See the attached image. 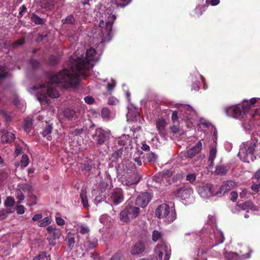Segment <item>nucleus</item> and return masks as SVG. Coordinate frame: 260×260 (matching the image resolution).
I'll list each match as a JSON object with an SVG mask.
<instances>
[{
	"instance_id": "54",
	"label": "nucleus",
	"mask_w": 260,
	"mask_h": 260,
	"mask_svg": "<svg viewBox=\"0 0 260 260\" xmlns=\"http://www.w3.org/2000/svg\"><path fill=\"white\" fill-rule=\"evenodd\" d=\"M15 210L18 214H23L25 212V208L23 205H17Z\"/></svg>"
},
{
	"instance_id": "39",
	"label": "nucleus",
	"mask_w": 260,
	"mask_h": 260,
	"mask_svg": "<svg viewBox=\"0 0 260 260\" xmlns=\"http://www.w3.org/2000/svg\"><path fill=\"white\" fill-rule=\"evenodd\" d=\"M80 198L84 207L86 208L88 207V204L86 199V193L83 190H82L80 193Z\"/></svg>"
},
{
	"instance_id": "31",
	"label": "nucleus",
	"mask_w": 260,
	"mask_h": 260,
	"mask_svg": "<svg viewBox=\"0 0 260 260\" xmlns=\"http://www.w3.org/2000/svg\"><path fill=\"white\" fill-rule=\"evenodd\" d=\"M238 206L242 210H253L254 205L251 202H246L244 203L239 204Z\"/></svg>"
},
{
	"instance_id": "41",
	"label": "nucleus",
	"mask_w": 260,
	"mask_h": 260,
	"mask_svg": "<svg viewBox=\"0 0 260 260\" xmlns=\"http://www.w3.org/2000/svg\"><path fill=\"white\" fill-rule=\"evenodd\" d=\"M41 7L45 9H50L52 6L51 0H41Z\"/></svg>"
},
{
	"instance_id": "6",
	"label": "nucleus",
	"mask_w": 260,
	"mask_h": 260,
	"mask_svg": "<svg viewBox=\"0 0 260 260\" xmlns=\"http://www.w3.org/2000/svg\"><path fill=\"white\" fill-rule=\"evenodd\" d=\"M155 215L162 219L166 223L169 224L176 218V213L174 208L171 209L167 204H162L158 206L155 212Z\"/></svg>"
},
{
	"instance_id": "23",
	"label": "nucleus",
	"mask_w": 260,
	"mask_h": 260,
	"mask_svg": "<svg viewBox=\"0 0 260 260\" xmlns=\"http://www.w3.org/2000/svg\"><path fill=\"white\" fill-rule=\"evenodd\" d=\"M202 148V144L201 141H199L193 147L188 150L187 151V157L192 158L201 151Z\"/></svg>"
},
{
	"instance_id": "3",
	"label": "nucleus",
	"mask_w": 260,
	"mask_h": 260,
	"mask_svg": "<svg viewBox=\"0 0 260 260\" xmlns=\"http://www.w3.org/2000/svg\"><path fill=\"white\" fill-rule=\"evenodd\" d=\"M215 218L213 216H208V223L198 235L196 233H186L185 236L190 235L197 241L202 240V243L207 247L212 248L213 247L222 243L224 240L223 234L221 231L215 228L214 223Z\"/></svg>"
},
{
	"instance_id": "24",
	"label": "nucleus",
	"mask_w": 260,
	"mask_h": 260,
	"mask_svg": "<svg viewBox=\"0 0 260 260\" xmlns=\"http://www.w3.org/2000/svg\"><path fill=\"white\" fill-rule=\"evenodd\" d=\"M15 139L14 134L6 132L1 137V140L3 143H10L12 142Z\"/></svg>"
},
{
	"instance_id": "42",
	"label": "nucleus",
	"mask_w": 260,
	"mask_h": 260,
	"mask_svg": "<svg viewBox=\"0 0 260 260\" xmlns=\"http://www.w3.org/2000/svg\"><path fill=\"white\" fill-rule=\"evenodd\" d=\"M29 196V201L27 203V205L29 206H32L37 204V197L36 196L32 194V192L28 193Z\"/></svg>"
},
{
	"instance_id": "27",
	"label": "nucleus",
	"mask_w": 260,
	"mask_h": 260,
	"mask_svg": "<svg viewBox=\"0 0 260 260\" xmlns=\"http://www.w3.org/2000/svg\"><path fill=\"white\" fill-rule=\"evenodd\" d=\"M9 76V69L5 65L0 66V82H1L4 78Z\"/></svg>"
},
{
	"instance_id": "47",
	"label": "nucleus",
	"mask_w": 260,
	"mask_h": 260,
	"mask_svg": "<svg viewBox=\"0 0 260 260\" xmlns=\"http://www.w3.org/2000/svg\"><path fill=\"white\" fill-rule=\"evenodd\" d=\"M15 203L14 198L11 197H8L5 201L4 204L6 207H12Z\"/></svg>"
},
{
	"instance_id": "2",
	"label": "nucleus",
	"mask_w": 260,
	"mask_h": 260,
	"mask_svg": "<svg viewBox=\"0 0 260 260\" xmlns=\"http://www.w3.org/2000/svg\"><path fill=\"white\" fill-rule=\"evenodd\" d=\"M94 13L95 21H99L100 44H102L111 39L112 28L116 16L113 14V9L111 8H106L101 5L96 7Z\"/></svg>"
},
{
	"instance_id": "16",
	"label": "nucleus",
	"mask_w": 260,
	"mask_h": 260,
	"mask_svg": "<svg viewBox=\"0 0 260 260\" xmlns=\"http://www.w3.org/2000/svg\"><path fill=\"white\" fill-rule=\"evenodd\" d=\"M179 110L183 112V116L187 120L191 119L196 116V111L188 105H181L179 108Z\"/></svg>"
},
{
	"instance_id": "1",
	"label": "nucleus",
	"mask_w": 260,
	"mask_h": 260,
	"mask_svg": "<svg viewBox=\"0 0 260 260\" xmlns=\"http://www.w3.org/2000/svg\"><path fill=\"white\" fill-rule=\"evenodd\" d=\"M84 53L82 49H77L70 57L68 67H64L56 74L49 75L46 83L35 86V90H40V96H38L37 99L41 104L48 102L46 93L51 98L59 96L58 92L53 84L68 88L76 85L80 80L85 78L88 71L100 59V54L93 48L87 50L85 54Z\"/></svg>"
},
{
	"instance_id": "36",
	"label": "nucleus",
	"mask_w": 260,
	"mask_h": 260,
	"mask_svg": "<svg viewBox=\"0 0 260 260\" xmlns=\"http://www.w3.org/2000/svg\"><path fill=\"white\" fill-rule=\"evenodd\" d=\"M111 220V217L107 214H103L100 217V221L101 223L107 225Z\"/></svg>"
},
{
	"instance_id": "57",
	"label": "nucleus",
	"mask_w": 260,
	"mask_h": 260,
	"mask_svg": "<svg viewBox=\"0 0 260 260\" xmlns=\"http://www.w3.org/2000/svg\"><path fill=\"white\" fill-rule=\"evenodd\" d=\"M24 43V41L23 39L18 40L15 42L13 43L12 46L13 48H16Z\"/></svg>"
},
{
	"instance_id": "9",
	"label": "nucleus",
	"mask_w": 260,
	"mask_h": 260,
	"mask_svg": "<svg viewBox=\"0 0 260 260\" xmlns=\"http://www.w3.org/2000/svg\"><path fill=\"white\" fill-rule=\"evenodd\" d=\"M142 176L139 174L131 173L127 172L125 174H124L120 180L121 183L125 186L129 187L133 185L137 184L139 182Z\"/></svg>"
},
{
	"instance_id": "8",
	"label": "nucleus",
	"mask_w": 260,
	"mask_h": 260,
	"mask_svg": "<svg viewBox=\"0 0 260 260\" xmlns=\"http://www.w3.org/2000/svg\"><path fill=\"white\" fill-rule=\"evenodd\" d=\"M154 251L156 260H169L171 249L165 243L157 244Z\"/></svg>"
},
{
	"instance_id": "18",
	"label": "nucleus",
	"mask_w": 260,
	"mask_h": 260,
	"mask_svg": "<svg viewBox=\"0 0 260 260\" xmlns=\"http://www.w3.org/2000/svg\"><path fill=\"white\" fill-rule=\"evenodd\" d=\"M235 185V183L233 181L228 180L224 182L219 190L216 191V196H222L225 193L231 190Z\"/></svg>"
},
{
	"instance_id": "38",
	"label": "nucleus",
	"mask_w": 260,
	"mask_h": 260,
	"mask_svg": "<svg viewBox=\"0 0 260 260\" xmlns=\"http://www.w3.org/2000/svg\"><path fill=\"white\" fill-rule=\"evenodd\" d=\"M28 161L29 159L28 156L25 154H23L20 161L21 167L23 168L27 167L29 164Z\"/></svg>"
},
{
	"instance_id": "29",
	"label": "nucleus",
	"mask_w": 260,
	"mask_h": 260,
	"mask_svg": "<svg viewBox=\"0 0 260 260\" xmlns=\"http://www.w3.org/2000/svg\"><path fill=\"white\" fill-rule=\"evenodd\" d=\"M32 118L27 117L24 119V123L23 128L27 134H29L32 127Z\"/></svg>"
},
{
	"instance_id": "17",
	"label": "nucleus",
	"mask_w": 260,
	"mask_h": 260,
	"mask_svg": "<svg viewBox=\"0 0 260 260\" xmlns=\"http://www.w3.org/2000/svg\"><path fill=\"white\" fill-rule=\"evenodd\" d=\"M110 131H105L101 128H97L95 131V139L99 144H102L109 138Z\"/></svg>"
},
{
	"instance_id": "44",
	"label": "nucleus",
	"mask_w": 260,
	"mask_h": 260,
	"mask_svg": "<svg viewBox=\"0 0 260 260\" xmlns=\"http://www.w3.org/2000/svg\"><path fill=\"white\" fill-rule=\"evenodd\" d=\"M162 237V234L161 232L155 230L153 232L152 235V239L153 241H157L160 239Z\"/></svg>"
},
{
	"instance_id": "19",
	"label": "nucleus",
	"mask_w": 260,
	"mask_h": 260,
	"mask_svg": "<svg viewBox=\"0 0 260 260\" xmlns=\"http://www.w3.org/2000/svg\"><path fill=\"white\" fill-rule=\"evenodd\" d=\"M225 257L230 260H244L250 257V253L240 255L237 253L229 252L225 253Z\"/></svg>"
},
{
	"instance_id": "40",
	"label": "nucleus",
	"mask_w": 260,
	"mask_h": 260,
	"mask_svg": "<svg viewBox=\"0 0 260 260\" xmlns=\"http://www.w3.org/2000/svg\"><path fill=\"white\" fill-rule=\"evenodd\" d=\"M157 158V155L153 152H149L146 155V159L149 162H155Z\"/></svg>"
},
{
	"instance_id": "61",
	"label": "nucleus",
	"mask_w": 260,
	"mask_h": 260,
	"mask_svg": "<svg viewBox=\"0 0 260 260\" xmlns=\"http://www.w3.org/2000/svg\"><path fill=\"white\" fill-rule=\"evenodd\" d=\"M251 188L255 192H258L260 188V184H254L251 186Z\"/></svg>"
},
{
	"instance_id": "62",
	"label": "nucleus",
	"mask_w": 260,
	"mask_h": 260,
	"mask_svg": "<svg viewBox=\"0 0 260 260\" xmlns=\"http://www.w3.org/2000/svg\"><path fill=\"white\" fill-rule=\"evenodd\" d=\"M30 63L31 64V66L35 68H38L39 66V62L36 59H31L30 61Z\"/></svg>"
},
{
	"instance_id": "5",
	"label": "nucleus",
	"mask_w": 260,
	"mask_h": 260,
	"mask_svg": "<svg viewBox=\"0 0 260 260\" xmlns=\"http://www.w3.org/2000/svg\"><path fill=\"white\" fill-rule=\"evenodd\" d=\"M257 101L256 98H252L250 101H245L242 104L225 108V112L228 116H231L235 118L245 120L248 116L250 118L253 116L252 114H248L249 111L251 106L254 105Z\"/></svg>"
},
{
	"instance_id": "37",
	"label": "nucleus",
	"mask_w": 260,
	"mask_h": 260,
	"mask_svg": "<svg viewBox=\"0 0 260 260\" xmlns=\"http://www.w3.org/2000/svg\"><path fill=\"white\" fill-rule=\"evenodd\" d=\"M10 173V171L9 169H4L0 172V180L3 182L5 180L8 175Z\"/></svg>"
},
{
	"instance_id": "63",
	"label": "nucleus",
	"mask_w": 260,
	"mask_h": 260,
	"mask_svg": "<svg viewBox=\"0 0 260 260\" xmlns=\"http://www.w3.org/2000/svg\"><path fill=\"white\" fill-rule=\"evenodd\" d=\"M118 100L113 97H111L108 99V104L109 105H116L118 103Z\"/></svg>"
},
{
	"instance_id": "32",
	"label": "nucleus",
	"mask_w": 260,
	"mask_h": 260,
	"mask_svg": "<svg viewBox=\"0 0 260 260\" xmlns=\"http://www.w3.org/2000/svg\"><path fill=\"white\" fill-rule=\"evenodd\" d=\"M228 171L227 168L225 166L223 165H219L216 167L215 173L217 175H224L226 174Z\"/></svg>"
},
{
	"instance_id": "26",
	"label": "nucleus",
	"mask_w": 260,
	"mask_h": 260,
	"mask_svg": "<svg viewBox=\"0 0 260 260\" xmlns=\"http://www.w3.org/2000/svg\"><path fill=\"white\" fill-rule=\"evenodd\" d=\"M156 127L158 133L161 135H165V128L166 126V121L163 119H159L156 121Z\"/></svg>"
},
{
	"instance_id": "10",
	"label": "nucleus",
	"mask_w": 260,
	"mask_h": 260,
	"mask_svg": "<svg viewBox=\"0 0 260 260\" xmlns=\"http://www.w3.org/2000/svg\"><path fill=\"white\" fill-rule=\"evenodd\" d=\"M198 192L200 196L204 199H209L216 196V190L214 186L210 184H206L199 186Z\"/></svg>"
},
{
	"instance_id": "64",
	"label": "nucleus",
	"mask_w": 260,
	"mask_h": 260,
	"mask_svg": "<svg viewBox=\"0 0 260 260\" xmlns=\"http://www.w3.org/2000/svg\"><path fill=\"white\" fill-rule=\"evenodd\" d=\"M42 217L43 216L41 214H37L35 215L32 217V220L34 221H38V220H40L42 218Z\"/></svg>"
},
{
	"instance_id": "33",
	"label": "nucleus",
	"mask_w": 260,
	"mask_h": 260,
	"mask_svg": "<svg viewBox=\"0 0 260 260\" xmlns=\"http://www.w3.org/2000/svg\"><path fill=\"white\" fill-rule=\"evenodd\" d=\"M131 0H111V3L117 7H124L128 5Z\"/></svg>"
},
{
	"instance_id": "59",
	"label": "nucleus",
	"mask_w": 260,
	"mask_h": 260,
	"mask_svg": "<svg viewBox=\"0 0 260 260\" xmlns=\"http://www.w3.org/2000/svg\"><path fill=\"white\" fill-rule=\"evenodd\" d=\"M238 196V194L236 191H232L230 193V199L233 202H235L236 201Z\"/></svg>"
},
{
	"instance_id": "13",
	"label": "nucleus",
	"mask_w": 260,
	"mask_h": 260,
	"mask_svg": "<svg viewBox=\"0 0 260 260\" xmlns=\"http://www.w3.org/2000/svg\"><path fill=\"white\" fill-rule=\"evenodd\" d=\"M193 193V189L189 186H183L174 191L175 195L182 200H186L190 198Z\"/></svg>"
},
{
	"instance_id": "12",
	"label": "nucleus",
	"mask_w": 260,
	"mask_h": 260,
	"mask_svg": "<svg viewBox=\"0 0 260 260\" xmlns=\"http://www.w3.org/2000/svg\"><path fill=\"white\" fill-rule=\"evenodd\" d=\"M32 191V188L31 185L27 184H19L15 192V197L18 200L17 203H21L24 199L23 192H27L28 193H30Z\"/></svg>"
},
{
	"instance_id": "21",
	"label": "nucleus",
	"mask_w": 260,
	"mask_h": 260,
	"mask_svg": "<svg viewBox=\"0 0 260 260\" xmlns=\"http://www.w3.org/2000/svg\"><path fill=\"white\" fill-rule=\"evenodd\" d=\"M61 235V232L60 229L55 230L53 233L49 234L47 237L49 244L52 246L55 245L57 244L58 240L60 238Z\"/></svg>"
},
{
	"instance_id": "50",
	"label": "nucleus",
	"mask_w": 260,
	"mask_h": 260,
	"mask_svg": "<svg viewBox=\"0 0 260 260\" xmlns=\"http://www.w3.org/2000/svg\"><path fill=\"white\" fill-rule=\"evenodd\" d=\"M122 149L123 147H120V148L115 150L112 154L113 157L116 159L120 157L122 154Z\"/></svg>"
},
{
	"instance_id": "25",
	"label": "nucleus",
	"mask_w": 260,
	"mask_h": 260,
	"mask_svg": "<svg viewBox=\"0 0 260 260\" xmlns=\"http://www.w3.org/2000/svg\"><path fill=\"white\" fill-rule=\"evenodd\" d=\"M145 250V246L142 242L137 243L131 250V253L134 255L139 254Z\"/></svg>"
},
{
	"instance_id": "15",
	"label": "nucleus",
	"mask_w": 260,
	"mask_h": 260,
	"mask_svg": "<svg viewBox=\"0 0 260 260\" xmlns=\"http://www.w3.org/2000/svg\"><path fill=\"white\" fill-rule=\"evenodd\" d=\"M132 141L133 140L129 135H123L115 140V144H118L119 146H122L125 149L128 150L133 147Z\"/></svg>"
},
{
	"instance_id": "43",
	"label": "nucleus",
	"mask_w": 260,
	"mask_h": 260,
	"mask_svg": "<svg viewBox=\"0 0 260 260\" xmlns=\"http://www.w3.org/2000/svg\"><path fill=\"white\" fill-rule=\"evenodd\" d=\"M62 21L63 24H74L75 22V19L73 15H70L65 19H62Z\"/></svg>"
},
{
	"instance_id": "11",
	"label": "nucleus",
	"mask_w": 260,
	"mask_h": 260,
	"mask_svg": "<svg viewBox=\"0 0 260 260\" xmlns=\"http://www.w3.org/2000/svg\"><path fill=\"white\" fill-rule=\"evenodd\" d=\"M83 112L78 109L75 110L71 108H67L63 111V115L68 120L76 122L81 120L83 117Z\"/></svg>"
},
{
	"instance_id": "53",
	"label": "nucleus",
	"mask_w": 260,
	"mask_h": 260,
	"mask_svg": "<svg viewBox=\"0 0 260 260\" xmlns=\"http://www.w3.org/2000/svg\"><path fill=\"white\" fill-rule=\"evenodd\" d=\"M163 176L162 175L159 173L155 175H154L152 178V180L156 182H159L161 183V182L162 181Z\"/></svg>"
},
{
	"instance_id": "34",
	"label": "nucleus",
	"mask_w": 260,
	"mask_h": 260,
	"mask_svg": "<svg viewBox=\"0 0 260 260\" xmlns=\"http://www.w3.org/2000/svg\"><path fill=\"white\" fill-rule=\"evenodd\" d=\"M51 218L49 217H46L42 220H40L38 225L41 227L45 226L51 222Z\"/></svg>"
},
{
	"instance_id": "49",
	"label": "nucleus",
	"mask_w": 260,
	"mask_h": 260,
	"mask_svg": "<svg viewBox=\"0 0 260 260\" xmlns=\"http://www.w3.org/2000/svg\"><path fill=\"white\" fill-rule=\"evenodd\" d=\"M197 175L195 173H191L188 174L186 177V180L190 183H193L196 179Z\"/></svg>"
},
{
	"instance_id": "51",
	"label": "nucleus",
	"mask_w": 260,
	"mask_h": 260,
	"mask_svg": "<svg viewBox=\"0 0 260 260\" xmlns=\"http://www.w3.org/2000/svg\"><path fill=\"white\" fill-rule=\"evenodd\" d=\"M90 231L89 228L84 225H81L80 226V233L82 234H88Z\"/></svg>"
},
{
	"instance_id": "52",
	"label": "nucleus",
	"mask_w": 260,
	"mask_h": 260,
	"mask_svg": "<svg viewBox=\"0 0 260 260\" xmlns=\"http://www.w3.org/2000/svg\"><path fill=\"white\" fill-rule=\"evenodd\" d=\"M9 213H10V211H8L7 210H0V220L6 218Z\"/></svg>"
},
{
	"instance_id": "28",
	"label": "nucleus",
	"mask_w": 260,
	"mask_h": 260,
	"mask_svg": "<svg viewBox=\"0 0 260 260\" xmlns=\"http://www.w3.org/2000/svg\"><path fill=\"white\" fill-rule=\"evenodd\" d=\"M65 241L67 242L69 248L72 249L75 243L74 235L71 233H69L66 237Z\"/></svg>"
},
{
	"instance_id": "55",
	"label": "nucleus",
	"mask_w": 260,
	"mask_h": 260,
	"mask_svg": "<svg viewBox=\"0 0 260 260\" xmlns=\"http://www.w3.org/2000/svg\"><path fill=\"white\" fill-rule=\"evenodd\" d=\"M122 253L120 251L117 252L110 260H121Z\"/></svg>"
},
{
	"instance_id": "35",
	"label": "nucleus",
	"mask_w": 260,
	"mask_h": 260,
	"mask_svg": "<svg viewBox=\"0 0 260 260\" xmlns=\"http://www.w3.org/2000/svg\"><path fill=\"white\" fill-rule=\"evenodd\" d=\"M31 21L37 24H42L44 23L45 21L42 18L39 17L36 14H33L31 17Z\"/></svg>"
},
{
	"instance_id": "58",
	"label": "nucleus",
	"mask_w": 260,
	"mask_h": 260,
	"mask_svg": "<svg viewBox=\"0 0 260 260\" xmlns=\"http://www.w3.org/2000/svg\"><path fill=\"white\" fill-rule=\"evenodd\" d=\"M84 101L87 104L91 105L93 103L94 100L92 96L88 95L84 98Z\"/></svg>"
},
{
	"instance_id": "7",
	"label": "nucleus",
	"mask_w": 260,
	"mask_h": 260,
	"mask_svg": "<svg viewBox=\"0 0 260 260\" xmlns=\"http://www.w3.org/2000/svg\"><path fill=\"white\" fill-rule=\"evenodd\" d=\"M140 209L138 207L130 204V201L125 203L124 209L120 213V219L121 221L127 222L131 219L137 217L139 214Z\"/></svg>"
},
{
	"instance_id": "22",
	"label": "nucleus",
	"mask_w": 260,
	"mask_h": 260,
	"mask_svg": "<svg viewBox=\"0 0 260 260\" xmlns=\"http://www.w3.org/2000/svg\"><path fill=\"white\" fill-rule=\"evenodd\" d=\"M111 199L115 205H118L121 203L123 201L122 191L118 189L113 192L111 196Z\"/></svg>"
},
{
	"instance_id": "56",
	"label": "nucleus",
	"mask_w": 260,
	"mask_h": 260,
	"mask_svg": "<svg viewBox=\"0 0 260 260\" xmlns=\"http://www.w3.org/2000/svg\"><path fill=\"white\" fill-rule=\"evenodd\" d=\"M45 259H47V253L46 252H42L38 256L35 257L32 260H45Z\"/></svg>"
},
{
	"instance_id": "14",
	"label": "nucleus",
	"mask_w": 260,
	"mask_h": 260,
	"mask_svg": "<svg viewBox=\"0 0 260 260\" xmlns=\"http://www.w3.org/2000/svg\"><path fill=\"white\" fill-rule=\"evenodd\" d=\"M152 196L150 193L144 192L138 196L136 200V205L142 208L146 207L151 201Z\"/></svg>"
},
{
	"instance_id": "30",
	"label": "nucleus",
	"mask_w": 260,
	"mask_h": 260,
	"mask_svg": "<svg viewBox=\"0 0 260 260\" xmlns=\"http://www.w3.org/2000/svg\"><path fill=\"white\" fill-rule=\"evenodd\" d=\"M216 154L217 150L216 144H215L214 145L211 146L210 148L209 156L208 160L211 164H213V162L216 156Z\"/></svg>"
},
{
	"instance_id": "4",
	"label": "nucleus",
	"mask_w": 260,
	"mask_h": 260,
	"mask_svg": "<svg viewBox=\"0 0 260 260\" xmlns=\"http://www.w3.org/2000/svg\"><path fill=\"white\" fill-rule=\"evenodd\" d=\"M260 155V133L254 135L251 140L241 146L238 156L244 162L253 161L255 155Z\"/></svg>"
},
{
	"instance_id": "48",
	"label": "nucleus",
	"mask_w": 260,
	"mask_h": 260,
	"mask_svg": "<svg viewBox=\"0 0 260 260\" xmlns=\"http://www.w3.org/2000/svg\"><path fill=\"white\" fill-rule=\"evenodd\" d=\"M196 260H207L206 252L204 250L199 252Z\"/></svg>"
},
{
	"instance_id": "20",
	"label": "nucleus",
	"mask_w": 260,
	"mask_h": 260,
	"mask_svg": "<svg viewBox=\"0 0 260 260\" xmlns=\"http://www.w3.org/2000/svg\"><path fill=\"white\" fill-rule=\"evenodd\" d=\"M98 239L93 237H87L84 243V247L86 251L93 249L97 245Z\"/></svg>"
},
{
	"instance_id": "45",
	"label": "nucleus",
	"mask_w": 260,
	"mask_h": 260,
	"mask_svg": "<svg viewBox=\"0 0 260 260\" xmlns=\"http://www.w3.org/2000/svg\"><path fill=\"white\" fill-rule=\"evenodd\" d=\"M110 110L107 108H104L102 110V116L104 120H108L110 116Z\"/></svg>"
},
{
	"instance_id": "46",
	"label": "nucleus",
	"mask_w": 260,
	"mask_h": 260,
	"mask_svg": "<svg viewBox=\"0 0 260 260\" xmlns=\"http://www.w3.org/2000/svg\"><path fill=\"white\" fill-rule=\"evenodd\" d=\"M52 130V127L51 125H47L43 129L42 132V136L44 137L48 136L49 134H51Z\"/></svg>"
},
{
	"instance_id": "60",
	"label": "nucleus",
	"mask_w": 260,
	"mask_h": 260,
	"mask_svg": "<svg viewBox=\"0 0 260 260\" xmlns=\"http://www.w3.org/2000/svg\"><path fill=\"white\" fill-rule=\"evenodd\" d=\"M56 222L58 225H63L65 224V221L63 219L60 217H56Z\"/></svg>"
}]
</instances>
